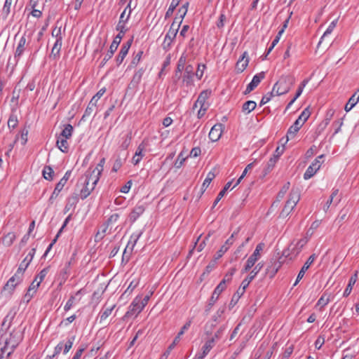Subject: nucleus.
Wrapping results in <instances>:
<instances>
[{"label":"nucleus","instance_id":"obj_58","mask_svg":"<svg viewBox=\"0 0 359 359\" xmlns=\"http://www.w3.org/2000/svg\"><path fill=\"white\" fill-rule=\"evenodd\" d=\"M226 325H222L221 326L219 330L216 332V333L215 334V335L212 337V338H215V342H216L217 341L219 340L223 334H224V332L226 330Z\"/></svg>","mask_w":359,"mask_h":359},{"label":"nucleus","instance_id":"obj_27","mask_svg":"<svg viewBox=\"0 0 359 359\" xmlns=\"http://www.w3.org/2000/svg\"><path fill=\"white\" fill-rule=\"evenodd\" d=\"M62 40L59 38L56 40L51 50L50 57L57 59L60 57V53L62 47Z\"/></svg>","mask_w":359,"mask_h":359},{"label":"nucleus","instance_id":"obj_39","mask_svg":"<svg viewBox=\"0 0 359 359\" xmlns=\"http://www.w3.org/2000/svg\"><path fill=\"white\" fill-rule=\"evenodd\" d=\"M125 160H126V157L122 158L119 155H118L116 158L114 163V165L112 167V171L117 172L122 167Z\"/></svg>","mask_w":359,"mask_h":359},{"label":"nucleus","instance_id":"obj_28","mask_svg":"<svg viewBox=\"0 0 359 359\" xmlns=\"http://www.w3.org/2000/svg\"><path fill=\"white\" fill-rule=\"evenodd\" d=\"M264 247V244L263 243H259L254 251V252L250 256V257L248 259L252 262L256 263V262L259 259L260 257V252L263 250V248Z\"/></svg>","mask_w":359,"mask_h":359},{"label":"nucleus","instance_id":"obj_52","mask_svg":"<svg viewBox=\"0 0 359 359\" xmlns=\"http://www.w3.org/2000/svg\"><path fill=\"white\" fill-rule=\"evenodd\" d=\"M78 201H79V198H78L77 194H76L75 196H72L69 197L67 199V203L65 208V211L67 212L69 210V205L72 206V205H76Z\"/></svg>","mask_w":359,"mask_h":359},{"label":"nucleus","instance_id":"obj_44","mask_svg":"<svg viewBox=\"0 0 359 359\" xmlns=\"http://www.w3.org/2000/svg\"><path fill=\"white\" fill-rule=\"evenodd\" d=\"M15 240V235L14 233H7L4 239H3V243L4 245H6V246H11L14 241Z\"/></svg>","mask_w":359,"mask_h":359},{"label":"nucleus","instance_id":"obj_19","mask_svg":"<svg viewBox=\"0 0 359 359\" xmlns=\"http://www.w3.org/2000/svg\"><path fill=\"white\" fill-rule=\"evenodd\" d=\"M248 63H249V58L248 56V52L245 51L243 53L241 58L236 62V69L237 72L242 73L245 69L247 66L248 65Z\"/></svg>","mask_w":359,"mask_h":359},{"label":"nucleus","instance_id":"obj_21","mask_svg":"<svg viewBox=\"0 0 359 359\" xmlns=\"http://www.w3.org/2000/svg\"><path fill=\"white\" fill-rule=\"evenodd\" d=\"M215 338L208 340L202 347V353L196 355V359H203V358L210 352L215 346Z\"/></svg>","mask_w":359,"mask_h":359},{"label":"nucleus","instance_id":"obj_29","mask_svg":"<svg viewBox=\"0 0 359 359\" xmlns=\"http://www.w3.org/2000/svg\"><path fill=\"white\" fill-rule=\"evenodd\" d=\"M359 101V94L358 93H355L348 100V102L345 105L344 109L346 111H349L352 109V108Z\"/></svg>","mask_w":359,"mask_h":359},{"label":"nucleus","instance_id":"obj_26","mask_svg":"<svg viewBox=\"0 0 359 359\" xmlns=\"http://www.w3.org/2000/svg\"><path fill=\"white\" fill-rule=\"evenodd\" d=\"M56 145L62 152H68L69 146L67 142V138L58 136L57 138Z\"/></svg>","mask_w":359,"mask_h":359},{"label":"nucleus","instance_id":"obj_43","mask_svg":"<svg viewBox=\"0 0 359 359\" xmlns=\"http://www.w3.org/2000/svg\"><path fill=\"white\" fill-rule=\"evenodd\" d=\"M180 4V0H172L166 13H165V18H170L175 9L176 8V7Z\"/></svg>","mask_w":359,"mask_h":359},{"label":"nucleus","instance_id":"obj_47","mask_svg":"<svg viewBox=\"0 0 359 359\" xmlns=\"http://www.w3.org/2000/svg\"><path fill=\"white\" fill-rule=\"evenodd\" d=\"M43 176L47 180H52L54 172L51 167L45 166L43 170Z\"/></svg>","mask_w":359,"mask_h":359},{"label":"nucleus","instance_id":"obj_18","mask_svg":"<svg viewBox=\"0 0 359 359\" xmlns=\"http://www.w3.org/2000/svg\"><path fill=\"white\" fill-rule=\"evenodd\" d=\"M303 125L304 122L297 119L294 123L289 128L287 132V138L285 142L287 143L290 139H292Z\"/></svg>","mask_w":359,"mask_h":359},{"label":"nucleus","instance_id":"obj_6","mask_svg":"<svg viewBox=\"0 0 359 359\" xmlns=\"http://www.w3.org/2000/svg\"><path fill=\"white\" fill-rule=\"evenodd\" d=\"M142 310L143 308L141 306L140 296H137L129 306L128 310L125 313L123 318H129L132 316L136 317Z\"/></svg>","mask_w":359,"mask_h":359},{"label":"nucleus","instance_id":"obj_32","mask_svg":"<svg viewBox=\"0 0 359 359\" xmlns=\"http://www.w3.org/2000/svg\"><path fill=\"white\" fill-rule=\"evenodd\" d=\"M257 107V104L255 101L248 100L243 103L242 106V111L244 113L249 114L253 111Z\"/></svg>","mask_w":359,"mask_h":359},{"label":"nucleus","instance_id":"obj_64","mask_svg":"<svg viewBox=\"0 0 359 359\" xmlns=\"http://www.w3.org/2000/svg\"><path fill=\"white\" fill-rule=\"evenodd\" d=\"M48 268H45L43 269H42L39 273L35 277V278H37V281L39 283H41L44 278L46 277V276L47 275L48 273Z\"/></svg>","mask_w":359,"mask_h":359},{"label":"nucleus","instance_id":"obj_1","mask_svg":"<svg viewBox=\"0 0 359 359\" xmlns=\"http://www.w3.org/2000/svg\"><path fill=\"white\" fill-rule=\"evenodd\" d=\"M97 183V182H94L93 180H91V174L86 172L84 175L79 180L76 184L77 188L79 189V196L81 198H86L95 189Z\"/></svg>","mask_w":359,"mask_h":359},{"label":"nucleus","instance_id":"obj_17","mask_svg":"<svg viewBox=\"0 0 359 359\" xmlns=\"http://www.w3.org/2000/svg\"><path fill=\"white\" fill-rule=\"evenodd\" d=\"M224 128V125L222 123H217L214 125L210 133H209V138L212 142H217L222 136V129Z\"/></svg>","mask_w":359,"mask_h":359},{"label":"nucleus","instance_id":"obj_2","mask_svg":"<svg viewBox=\"0 0 359 359\" xmlns=\"http://www.w3.org/2000/svg\"><path fill=\"white\" fill-rule=\"evenodd\" d=\"M294 82L295 79L293 76H282L273 85V91H276V95L279 96L287 93Z\"/></svg>","mask_w":359,"mask_h":359},{"label":"nucleus","instance_id":"obj_24","mask_svg":"<svg viewBox=\"0 0 359 359\" xmlns=\"http://www.w3.org/2000/svg\"><path fill=\"white\" fill-rule=\"evenodd\" d=\"M146 148V144L142 142L139 144L135 151L134 156L133 157V163L134 165L138 164L144 156L143 151Z\"/></svg>","mask_w":359,"mask_h":359},{"label":"nucleus","instance_id":"obj_38","mask_svg":"<svg viewBox=\"0 0 359 359\" xmlns=\"http://www.w3.org/2000/svg\"><path fill=\"white\" fill-rule=\"evenodd\" d=\"M276 163L277 161H276V158H271L269 160L263 170L264 176L268 175L273 170Z\"/></svg>","mask_w":359,"mask_h":359},{"label":"nucleus","instance_id":"obj_8","mask_svg":"<svg viewBox=\"0 0 359 359\" xmlns=\"http://www.w3.org/2000/svg\"><path fill=\"white\" fill-rule=\"evenodd\" d=\"M319 158H324V155L318 156L314 161L308 167L304 174V179L309 180L311 178L316 172L320 169L322 161H319Z\"/></svg>","mask_w":359,"mask_h":359},{"label":"nucleus","instance_id":"obj_3","mask_svg":"<svg viewBox=\"0 0 359 359\" xmlns=\"http://www.w3.org/2000/svg\"><path fill=\"white\" fill-rule=\"evenodd\" d=\"M300 199V194L297 189H292L290 193L289 198L280 213V217L283 218L287 217L292 211Z\"/></svg>","mask_w":359,"mask_h":359},{"label":"nucleus","instance_id":"obj_13","mask_svg":"<svg viewBox=\"0 0 359 359\" xmlns=\"http://www.w3.org/2000/svg\"><path fill=\"white\" fill-rule=\"evenodd\" d=\"M264 264L262 262L258 263L254 269L251 271L250 274L247 278H245L241 283V287L244 288H247L250 283V282L255 278L257 274L261 271L263 268Z\"/></svg>","mask_w":359,"mask_h":359},{"label":"nucleus","instance_id":"obj_31","mask_svg":"<svg viewBox=\"0 0 359 359\" xmlns=\"http://www.w3.org/2000/svg\"><path fill=\"white\" fill-rule=\"evenodd\" d=\"M306 243H307L306 238H302L291 249L292 253L294 255V257H296L301 252L302 249L306 245Z\"/></svg>","mask_w":359,"mask_h":359},{"label":"nucleus","instance_id":"obj_53","mask_svg":"<svg viewBox=\"0 0 359 359\" xmlns=\"http://www.w3.org/2000/svg\"><path fill=\"white\" fill-rule=\"evenodd\" d=\"M180 343V332L175 336L173 341L168 346V348L165 350L167 353L170 354L171 351L176 347V346Z\"/></svg>","mask_w":359,"mask_h":359},{"label":"nucleus","instance_id":"obj_59","mask_svg":"<svg viewBox=\"0 0 359 359\" xmlns=\"http://www.w3.org/2000/svg\"><path fill=\"white\" fill-rule=\"evenodd\" d=\"M86 347L87 346L86 344L81 345L72 359H80Z\"/></svg>","mask_w":359,"mask_h":359},{"label":"nucleus","instance_id":"obj_11","mask_svg":"<svg viewBox=\"0 0 359 359\" xmlns=\"http://www.w3.org/2000/svg\"><path fill=\"white\" fill-rule=\"evenodd\" d=\"M226 288V279H223L219 285L214 290L212 294L208 304V310L215 304V303L218 299L219 295L225 290Z\"/></svg>","mask_w":359,"mask_h":359},{"label":"nucleus","instance_id":"obj_25","mask_svg":"<svg viewBox=\"0 0 359 359\" xmlns=\"http://www.w3.org/2000/svg\"><path fill=\"white\" fill-rule=\"evenodd\" d=\"M280 267V263L275 261L274 262L271 263L269 266H267L266 269V274L269 276L270 278H272L278 272Z\"/></svg>","mask_w":359,"mask_h":359},{"label":"nucleus","instance_id":"obj_63","mask_svg":"<svg viewBox=\"0 0 359 359\" xmlns=\"http://www.w3.org/2000/svg\"><path fill=\"white\" fill-rule=\"evenodd\" d=\"M194 76L191 74H184L183 83H186L187 86H191L193 85Z\"/></svg>","mask_w":359,"mask_h":359},{"label":"nucleus","instance_id":"obj_34","mask_svg":"<svg viewBox=\"0 0 359 359\" xmlns=\"http://www.w3.org/2000/svg\"><path fill=\"white\" fill-rule=\"evenodd\" d=\"M73 130L74 128L71 124H66L59 136L69 139L72 137Z\"/></svg>","mask_w":359,"mask_h":359},{"label":"nucleus","instance_id":"obj_61","mask_svg":"<svg viewBox=\"0 0 359 359\" xmlns=\"http://www.w3.org/2000/svg\"><path fill=\"white\" fill-rule=\"evenodd\" d=\"M330 302L329 297H327L325 294H323L320 298L318 299L317 302V306H320L321 307H324L326 306Z\"/></svg>","mask_w":359,"mask_h":359},{"label":"nucleus","instance_id":"obj_20","mask_svg":"<svg viewBox=\"0 0 359 359\" xmlns=\"http://www.w3.org/2000/svg\"><path fill=\"white\" fill-rule=\"evenodd\" d=\"M27 46V39L25 36V34H23L19 39V41L18 43L16 50L14 54L15 58H19L22 56L24 51L26 49Z\"/></svg>","mask_w":359,"mask_h":359},{"label":"nucleus","instance_id":"obj_49","mask_svg":"<svg viewBox=\"0 0 359 359\" xmlns=\"http://www.w3.org/2000/svg\"><path fill=\"white\" fill-rule=\"evenodd\" d=\"M290 182H287L283 186L282 189L280 190V191L277 194V197H276L277 201H280L281 199H283L284 198L285 194L290 189Z\"/></svg>","mask_w":359,"mask_h":359},{"label":"nucleus","instance_id":"obj_57","mask_svg":"<svg viewBox=\"0 0 359 359\" xmlns=\"http://www.w3.org/2000/svg\"><path fill=\"white\" fill-rule=\"evenodd\" d=\"M95 109V106H90V104L88 103L83 115L81 117V121H86V118L89 117L92 113L93 112L94 109Z\"/></svg>","mask_w":359,"mask_h":359},{"label":"nucleus","instance_id":"obj_36","mask_svg":"<svg viewBox=\"0 0 359 359\" xmlns=\"http://www.w3.org/2000/svg\"><path fill=\"white\" fill-rule=\"evenodd\" d=\"M246 288L242 287L241 285L238 289L236 292L233 295L230 304L234 306L240 299V297L244 294Z\"/></svg>","mask_w":359,"mask_h":359},{"label":"nucleus","instance_id":"obj_14","mask_svg":"<svg viewBox=\"0 0 359 359\" xmlns=\"http://www.w3.org/2000/svg\"><path fill=\"white\" fill-rule=\"evenodd\" d=\"M132 42L133 39H130L122 45L121 50L116 57V62L117 66H119L126 57L128 50L131 46Z\"/></svg>","mask_w":359,"mask_h":359},{"label":"nucleus","instance_id":"obj_12","mask_svg":"<svg viewBox=\"0 0 359 359\" xmlns=\"http://www.w3.org/2000/svg\"><path fill=\"white\" fill-rule=\"evenodd\" d=\"M35 253H36V248H33L29 250V252H28L27 256L25 257V259L20 263V264L17 270L19 273H21L22 274L24 273V272L25 271L27 268L29 266V264L32 262Z\"/></svg>","mask_w":359,"mask_h":359},{"label":"nucleus","instance_id":"obj_23","mask_svg":"<svg viewBox=\"0 0 359 359\" xmlns=\"http://www.w3.org/2000/svg\"><path fill=\"white\" fill-rule=\"evenodd\" d=\"M19 121L17 114H15V109H12L11 113L9 115L8 120L7 122L8 128L10 132H12L15 128H17Z\"/></svg>","mask_w":359,"mask_h":359},{"label":"nucleus","instance_id":"obj_37","mask_svg":"<svg viewBox=\"0 0 359 359\" xmlns=\"http://www.w3.org/2000/svg\"><path fill=\"white\" fill-rule=\"evenodd\" d=\"M76 337L74 335L67 338L65 344L63 343V353L67 354L72 348Z\"/></svg>","mask_w":359,"mask_h":359},{"label":"nucleus","instance_id":"obj_46","mask_svg":"<svg viewBox=\"0 0 359 359\" xmlns=\"http://www.w3.org/2000/svg\"><path fill=\"white\" fill-rule=\"evenodd\" d=\"M64 187H65V184H63V182H59L56 184L55 189L50 197V201H53L55 198H56Z\"/></svg>","mask_w":359,"mask_h":359},{"label":"nucleus","instance_id":"obj_60","mask_svg":"<svg viewBox=\"0 0 359 359\" xmlns=\"http://www.w3.org/2000/svg\"><path fill=\"white\" fill-rule=\"evenodd\" d=\"M20 139H21V143L22 145H25L26 143L27 142V136H28V130L26 129L25 128L22 129L20 131Z\"/></svg>","mask_w":359,"mask_h":359},{"label":"nucleus","instance_id":"obj_22","mask_svg":"<svg viewBox=\"0 0 359 359\" xmlns=\"http://www.w3.org/2000/svg\"><path fill=\"white\" fill-rule=\"evenodd\" d=\"M143 205H137L129 215V220L131 223H134L137 218L144 212Z\"/></svg>","mask_w":359,"mask_h":359},{"label":"nucleus","instance_id":"obj_50","mask_svg":"<svg viewBox=\"0 0 359 359\" xmlns=\"http://www.w3.org/2000/svg\"><path fill=\"white\" fill-rule=\"evenodd\" d=\"M120 218V214L118 212L113 213L106 221L107 226L114 225Z\"/></svg>","mask_w":359,"mask_h":359},{"label":"nucleus","instance_id":"obj_41","mask_svg":"<svg viewBox=\"0 0 359 359\" xmlns=\"http://www.w3.org/2000/svg\"><path fill=\"white\" fill-rule=\"evenodd\" d=\"M215 177V175L214 172H209L208 173V175L202 184L201 189H202L203 192L208 188V187L209 186V184H210V182Z\"/></svg>","mask_w":359,"mask_h":359},{"label":"nucleus","instance_id":"obj_10","mask_svg":"<svg viewBox=\"0 0 359 359\" xmlns=\"http://www.w3.org/2000/svg\"><path fill=\"white\" fill-rule=\"evenodd\" d=\"M22 276L23 274L17 271L16 273L7 281L6 284L4 287V290H8L10 292H12L16 285L20 283L22 280Z\"/></svg>","mask_w":359,"mask_h":359},{"label":"nucleus","instance_id":"obj_55","mask_svg":"<svg viewBox=\"0 0 359 359\" xmlns=\"http://www.w3.org/2000/svg\"><path fill=\"white\" fill-rule=\"evenodd\" d=\"M311 115V112L309 111V107H306L304 109V111L302 112V114L299 116L297 120L301 121L304 122V123L307 121L309 117Z\"/></svg>","mask_w":359,"mask_h":359},{"label":"nucleus","instance_id":"obj_45","mask_svg":"<svg viewBox=\"0 0 359 359\" xmlns=\"http://www.w3.org/2000/svg\"><path fill=\"white\" fill-rule=\"evenodd\" d=\"M264 77H265V72H261L260 73H258L253 76L250 83H252L257 88V86L262 81V80H263L264 79Z\"/></svg>","mask_w":359,"mask_h":359},{"label":"nucleus","instance_id":"obj_62","mask_svg":"<svg viewBox=\"0 0 359 359\" xmlns=\"http://www.w3.org/2000/svg\"><path fill=\"white\" fill-rule=\"evenodd\" d=\"M130 142H131V136H130V135L128 134L126 136L125 140L121 143V148L123 150H126L128 149V147H129V145L130 144Z\"/></svg>","mask_w":359,"mask_h":359},{"label":"nucleus","instance_id":"obj_16","mask_svg":"<svg viewBox=\"0 0 359 359\" xmlns=\"http://www.w3.org/2000/svg\"><path fill=\"white\" fill-rule=\"evenodd\" d=\"M22 340V334L17 331H13L10 333L9 337L6 338L4 344L12 347H17Z\"/></svg>","mask_w":359,"mask_h":359},{"label":"nucleus","instance_id":"obj_35","mask_svg":"<svg viewBox=\"0 0 359 359\" xmlns=\"http://www.w3.org/2000/svg\"><path fill=\"white\" fill-rule=\"evenodd\" d=\"M142 234V231L133 233L130 236V241L127 245V248H129V245L131 244L130 250L132 251L138 239L141 237Z\"/></svg>","mask_w":359,"mask_h":359},{"label":"nucleus","instance_id":"obj_4","mask_svg":"<svg viewBox=\"0 0 359 359\" xmlns=\"http://www.w3.org/2000/svg\"><path fill=\"white\" fill-rule=\"evenodd\" d=\"M131 4H132V0H130L128 3L126 7L122 12V13L120 15L118 23L116 26V30L119 32L118 34H121L122 37L125 34V33L127 31V28L126 27V24L128 21L131 12Z\"/></svg>","mask_w":359,"mask_h":359},{"label":"nucleus","instance_id":"obj_30","mask_svg":"<svg viewBox=\"0 0 359 359\" xmlns=\"http://www.w3.org/2000/svg\"><path fill=\"white\" fill-rule=\"evenodd\" d=\"M14 0H6L3 8L1 12V15L3 19L6 20L11 13V6Z\"/></svg>","mask_w":359,"mask_h":359},{"label":"nucleus","instance_id":"obj_48","mask_svg":"<svg viewBox=\"0 0 359 359\" xmlns=\"http://www.w3.org/2000/svg\"><path fill=\"white\" fill-rule=\"evenodd\" d=\"M210 90H206L202 91L198 97L197 102L200 103L201 104H203L205 105V102L210 97Z\"/></svg>","mask_w":359,"mask_h":359},{"label":"nucleus","instance_id":"obj_40","mask_svg":"<svg viewBox=\"0 0 359 359\" xmlns=\"http://www.w3.org/2000/svg\"><path fill=\"white\" fill-rule=\"evenodd\" d=\"M114 307H115V305H113L112 306H111L109 308H107L104 311L100 312V323L105 320L111 315Z\"/></svg>","mask_w":359,"mask_h":359},{"label":"nucleus","instance_id":"obj_54","mask_svg":"<svg viewBox=\"0 0 359 359\" xmlns=\"http://www.w3.org/2000/svg\"><path fill=\"white\" fill-rule=\"evenodd\" d=\"M338 193H339V189H334L332 191V192L330 196V198L327 200V201L326 202V204L324 206L325 211H327V210L329 208L330 205L333 202L334 197L337 196Z\"/></svg>","mask_w":359,"mask_h":359},{"label":"nucleus","instance_id":"obj_9","mask_svg":"<svg viewBox=\"0 0 359 359\" xmlns=\"http://www.w3.org/2000/svg\"><path fill=\"white\" fill-rule=\"evenodd\" d=\"M104 163L105 158H102L100 159V162L95 168H92L90 167L86 171L91 174V180H93L94 182H97L99 181L101 174L103 171Z\"/></svg>","mask_w":359,"mask_h":359},{"label":"nucleus","instance_id":"obj_56","mask_svg":"<svg viewBox=\"0 0 359 359\" xmlns=\"http://www.w3.org/2000/svg\"><path fill=\"white\" fill-rule=\"evenodd\" d=\"M79 299L77 300L79 302ZM76 302V297L74 295H71L66 304L65 305L64 310L65 311H68L73 306L74 304Z\"/></svg>","mask_w":359,"mask_h":359},{"label":"nucleus","instance_id":"obj_42","mask_svg":"<svg viewBox=\"0 0 359 359\" xmlns=\"http://www.w3.org/2000/svg\"><path fill=\"white\" fill-rule=\"evenodd\" d=\"M144 72L145 69L143 67L140 68L137 71H136L133 76L132 82L138 84L140 82Z\"/></svg>","mask_w":359,"mask_h":359},{"label":"nucleus","instance_id":"obj_7","mask_svg":"<svg viewBox=\"0 0 359 359\" xmlns=\"http://www.w3.org/2000/svg\"><path fill=\"white\" fill-rule=\"evenodd\" d=\"M122 39V36L121 34H117L115 38L114 39L112 43H111L109 46V49L104 55L103 60H102L100 65L102 67L104 66L108 60H109L114 52L117 50L118 45L120 44Z\"/></svg>","mask_w":359,"mask_h":359},{"label":"nucleus","instance_id":"obj_15","mask_svg":"<svg viewBox=\"0 0 359 359\" xmlns=\"http://www.w3.org/2000/svg\"><path fill=\"white\" fill-rule=\"evenodd\" d=\"M316 259V254L311 255L306 262L304 263V266L301 269L300 271L299 272L297 279L295 280V283H294L293 286H296L297 283L302 280V278L304 277L305 272L309 269L310 266L313 263L315 259Z\"/></svg>","mask_w":359,"mask_h":359},{"label":"nucleus","instance_id":"obj_51","mask_svg":"<svg viewBox=\"0 0 359 359\" xmlns=\"http://www.w3.org/2000/svg\"><path fill=\"white\" fill-rule=\"evenodd\" d=\"M336 25H337V22L336 21H332L330 24V25L327 28L326 31L324 32L323 35L320 38V40L319 43H318L319 45L322 43L323 40L325 39V36H327L328 34H330L332 32L333 29L336 27Z\"/></svg>","mask_w":359,"mask_h":359},{"label":"nucleus","instance_id":"obj_33","mask_svg":"<svg viewBox=\"0 0 359 359\" xmlns=\"http://www.w3.org/2000/svg\"><path fill=\"white\" fill-rule=\"evenodd\" d=\"M142 55H143V50H139L133 56L128 69H131L135 68L138 65V63L140 62Z\"/></svg>","mask_w":359,"mask_h":359},{"label":"nucleus","instance_id":"obj_5","mask_svg":"<svg viewBox=\"0 0 359 359\" xmlns=\"http://www.w3.org/2000/svg\"><path fill=\"white\" fill-rule=\"evenodd\" d=\"M179 29L180 22H177V18H175L170 27V29L165 36L164 41L163 43V47L164 49L168 50L170 48L171 43L176 38Z\"/></svg>","mask_w":359,"mask_h":359}]
</instances>
